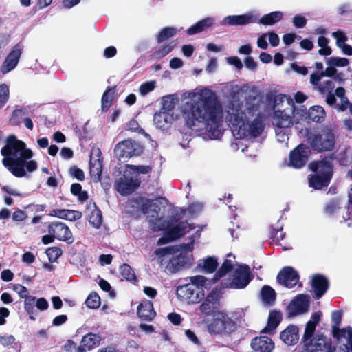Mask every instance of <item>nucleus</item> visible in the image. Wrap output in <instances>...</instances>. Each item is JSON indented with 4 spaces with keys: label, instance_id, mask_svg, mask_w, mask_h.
Segmentation results:
<instances>
[{
    "label": "nucleus",
    "instance_id": "obj_1",
    "mask_svg": "<svg viewBox=\"0 0 352 352\" xmlns=\"http://www.w3.org/2000/svg\"><path fill=\"white\" fill-rule=\"evenodd\" d=\"M182 113L185 124L191 130L198 131L201 124L211 138L217 139L223 135L222 108L212 91L190 93V100L183 105Z\"/></svg>",
    "mask_w": 352,
    "mask_h": 352
},
{
    "label": "nucleus",
    "instance_id": "obj_2",
    "mask_svg": "<svg viewBox=\"0 0 352 352\" xmlns=\"http://www.w3.org/2000/svg\"><path fill=\"white\" fill-rule=\"evenodd\" d=\"M227 118L232 126L233 132H236L237 138L247 137H258L263 132L264 126L262 122L255 118L251 123L246 120L245 113L238 106L230 107L228 110Z\"/></svg>",
    "mask_w": 352,
    "mask_h": 352
},
{
    "label": "nucleus",
    "instance_id": "obj_3",
    "mask_svg": "<svg viewBox=\"0 0 352 352\" xmlns=\"http://www.w3.org/2000/svg\"><path fill=\"white\" fill-rule=\"evenodd\" d=\"M332 157H325L321 160L312 161L309 164V169L315 173L309 176V185L316 190L327 187L333 177Z\"/></svg>",
    "mask_w": 352,
    "mask_h": 352
},
{
    "label": "nucleus",
    "instance_id": "obj_4",
    "mask_svg": "<svg viewBox=\"0 0 352 352\" xmlns=\"http://www.w3.org/2000/svg\"><path fill=\"white\" fill-rule=\"evenodd\" d=\"M236 329V322L223 311H217L208 326V331L210 335H229Z\"/></svg>",
    "mask_w": 352,
    "mask_h": 352
},
{
    "label": "nucleus",
    "instance_id": "obj_5",
    "mask_svg": "<svg viewBox=\"0 0 352 352\" xmlns=\"http://www.w3.org/2000/svg\"><path fill=\"white\" fill-rule=\"evenodd\" d=\"M144 152L142 144L132 140L119 142L114 148V157L118 161L126 162L133 157L141 155Z\"/></svg>",
    "mask_w": 352,
    "mask_h": 352
},
{
    "label": "nucleus",
    "instance_id": "obj_6",
    "mask_svg": "<svg viewBox=\"0 0 352 352\" xmlns=\"http://www.w3.org/2000/svg\"><path fill=\"white\" fill-rule=\"evenodd\" d=\"M195 226L188 223L187 221H182L179 219L174 218L171 221H163L158 226L160 230H166L168 235L173 241L184 236L190 230H194Z\"/></svg>",
    "mask_w": 352,
    "mask_h": 352
},
{
    "label": "nucleus",
    "instance_id": "obj_7",
    "mask_svg": "<svg viewBox=\"0 0 352 352\" xmlns=\"http://www.w3.org/2000/svg\"><path fill=\"white\" fill-rule=\"evenodd\" d=\"M33 156L32 150L24 151L21 155L15 157L3 158L2 160L3 165L16 177H23L25 175V167L27 161Z\"/></svg>",
    "mask_w": 352,
    "mask_h": 352
},
{
    "label": "nucleus",
    "instance_id": "obj_8",
    "mask_svg": "<svg viewBox=\"0 0 352 352\" xmlns=\"http://www.w3.org/2000/svg\"><path fill=\"white\" fill-rule=\"evenodd\" d=\"M309 140L313 150L319 153L331 151L336 142L335 135L330 129L322 130V133L313 135Z\"/></svg>",
    "mask_w": 352,
    "mask_h": 352
},
{
    "label": "nucleus",
    "instance_id": "obj_9",
    "mask_svg": "<svg viewBox=\"0 0 352 352\" xmlns=\"http://www.w3.org/2000/svg\"><path fill=\"white\" fill-rule=\"evenodd\" d=\"M194 239L191 237L190 243H186L189 245L190 250L184 248L183 247L179 248L178 253L173 254V256L170 259L167 267L168 270L172 273H177L187 266L190 265L191 258L188 255L193 250Z\"/></svg>",
    "mask_w": 352,
    "mask_h": 352
},
{
    "label": "nucleus",
    "instance_id": "obj_10",
    "mask_svg": "<svg viewBox=\"0 0 352 352\" xmlns=\"http://www.w3.org/2000/svg\"><path fill=\"white\" fill-rule=\"evenodd\" d=\"M305 352H335L336 346L332 345L330 338L324 336L322 333H318L309 341L302 343Z\"/></svg>",
    "mask_w": 352,
    "mask_h": 352
},
{
    "label": "nucleus",
    "instance_id": "obj_11",
    "mask_svg": "<svg viewBox=\"0 0 352 352\" xmlns=\"http://www.w3.org/2000/svg\"><path fill=\"white\" fill-rule=\"evenodd\" d=\"M250 268L247 265H239L233 272L228 287L232 289H244L253 279Z\"/></svg>",
    "mask_w": 352,
    "mask_h": 352
},
{
    "label": "nucleus",
    "instance_id": "obj_12",
    "mask_svg": "<svg viewBox=\"0 0 352 352\" xmlns=\"http://www.w3.org/2000/svg\"><path fill=\"white\" fill-rule=\"evenodd\" d=\"M310 155L309 146L305 144H300L290 151L288 165L296 169L302 168L306 165Z\"/></svg>",
    "mask_w": 352,
    "mask_h": 352
},
{
    "label": "nucleus",
    "instance_id": "obj_13",
    "mask_svg": "<svg viewBox=\"0 0 352 352\" xmlns=\"http://www.w3.org/2000/svg\"><path fill=\"white\" fill-rule=\"evenodd\" d=\"M26 148L25 143L18 140L14 135H10L6 140V145L1 149V154L7 157H15L21 155L24 151H30Z\"/></svg>",
    "mask_w": 352,
    "mask_h": 352
},
{
    "label": "nucleus",
    "instance_id": "obj_14",
    "mask_svg": "<svg viewBox=\"0 0 352 352\" xmlns=\"http://www.w3.org/2000/svg\"><path fill=\"white\" fill-rule=\"evenodd\" d=\"M309 308V296L300 294L296 296L287 306L288 317H295L308 311Z\"/></svg>",
    "mask_w": 352,
    "mask_h": 352
},
{
    "label": "nucleus",
    "instance_id": "obj_15",
    "mask_svg": "<svg viewBox=\"0 0 352 352\" xmlns=\"http://www.w3.org/2000/svg\"><path fill=\"white\" fill-rule=\"evenodd\" d=\"M22 54V46L16 44L6 57L0 67V72L6 74L17 66Z\"/></svg>",
    "mask_w": 352,
    "mask_h": 352
},
{
    "label": "nucleus",
    "instance_id": "obj_16",
    "mask_svg": "<svg viewBox=\"0 0 352 352\" xmlns=\"http://www.w3.org/2000/svg\"><path fill=\"white\" fill-rule=\"evenodd\" d=\"M299 274L292 267L287 266L278 272L277 282L287 288L294 287L299 281Z\"/></svg>",
    "mask_w": 352,
    "mask_h": 352
},
{
    "label": "nucleus",
    "instance_id": "obj_17",
    "mask_svg": "<svg viewBox=\"0 0 352 352\" xmlns=\"http://www.w3.org/2000/svg\"><path fill=\"white\" fill-rule=\"evenodd\" d=\"M49 233H53L56 239L71 244L74 241L73 235L69 227L62 222H52L48 226Z\"/></svg>",
    "mask_w": 352,
    "mask_h": 352
},
{
    "label": "nucleus",
    "instance_id": "obj_18",
    "mask_svg": "<svg viewBox=\"0 0 352 352\" xmlns=\"http://www.w3.org/2000/svg\"><path fill=\"white\" fill-rule=\"evenodd\" d=\"M140 180L138 178L120 177L116 181L115 187L116 190L122 195L126 196L133 192L140 185Z\"/></svg>",
    "mask_w": 352,
    "mask_h": 352
},
{
    "label": "nucleus",
    "instance_id": "obj_19",
    "mask_svg": "<svg viewBox=\"0 0 352 352\" xmlns=\"http://www.w3.org/2000/svg\"><path fill=\"white\" fill-rule=\"evenodd\" d=\"M102 158H101V153H100L98 159L94 160L92 157L90 158L89 173L94 182H100L104 189H108L111 187V183L102 182Z\"/></svg>",
    "mask_w": 352,
    "mask_h": 352
},
{
    "label": "nucleus",
    "instance_id": "obj_20",
    "mask_svg": "<svg viewBox=\"0 0 352 352\" xmlns=\"http://www.w3.org/2000/svg\"><path fill=\"white\" fill-rule=\"evenodd\" d=\"M250 345L256 352H272L274 348V343L272 338L266 336L254 338Z\"/></svg>",
    "mask_w": 352,
    "mask_h": 352
},
{
    "label": "nucleus",
    "instance_id": "obj_21",
    "mask_svg": "<svg viewBox=\"0 0 352 352\" xmlns=\"http://www.w3.org/2000/svg\"><path fill=\"white\" fill-rule=\"evenodd\" d=\"M311 287L315 293V298H320L329 288L328 279L322 274H315L311 280Z\"/></svg>",
    "mask_w": 352,
    "mask_h": 352
},
{
    "label": "nucleus",
    "instance_id": "obj_22",
    "mask_svg": "<svg viewBox=\"0 0 352 352\" xmlns=\"http://www.w3.org/2000/svg\"><path fill=\"white\" fill-rule=\"evenodd\" d=\"M219 302L216 298L215 294L210 292L200 305L199 310L206 316H214L217 313Z\"/></svg>",
    "mask_w": 352,
    "mask_h": 352
},
{
    "label": "nucleus",
    "instance_id": "obj_23",
    "mask_svg": "<svg viewBox=\"0 0 352 352\" xmlns=\"http://www.w3.org/2000/svg\"><path fill=\"white\" fill-rule=\"evenodd\" d=\"M256 17L252 13L226 16L222 23L228 25H244L256 22Z\"/></svg>",
    "mask_w": 352,
    "mask_h": 352
},
{
    "label": "nucleus",
    "instance_id": "obj_24",
    "mask_svg": "<svg viewBox=\"0 0 352 352\" xmlns=\"http://www.w3.org/2000/svg\"><path fill=\"white\" fill-rule=\"evenodd\" d=\"M177 295L179 298L188 301V302H197L199 300L197 289L194 285L186 284L179 286L177 290Z\"/></svg>",
    "mask_w": 352,
    "mask_h": 352
},
{
    "label": "nucleus",
    "instance_id": "obj_25",
    "mask_svg": "<svg viewBox=\"0 0 352 352\" xmlns=\"http://www.w3.org/2000/svg\"><path fill=\"white\" fill-rule=\"evenodd\" d=\"M299 329L296 325L289 324L280 333L281 340L287 345H294L299 340Z\"/></svg>",
    "mask_w": 352,
    "mask_h": 352
},
{
    "label": "nucleus",
    "instance_id": "obj_26",
    "mask_svg": "<svg viewBox=\"0 0 352 352\" xmlns=\"http://www.w3.org/2000/svg\"><path fill=\"white\" fill-rule=\"evenodd\" d=\"M322 314L320 311L315 312L311 315V320H309L305 329V332L302 338V342H306L313 338L316 327L321 319Z\"/></svg>",
    "mask_w": 352,
    "mask_h": 352
},
{
    "label": "nucleus",
    "instance_id": "obj_27",
    "mask_svg": "<svg viewBox=\"0 0 352 352\" xmlns=\"http://www.w3.org/2000/svg\"><path fill=\"white\" fill-rule=\"evenodd\" d=\"M102 338L99 334L88 333L85 335L80 342V345L77 348V352H86L87 349L90 350L99 344Z\"/></svg>",
    "mask_w": 352,
    "mask_h": 352
},
{
    "label": "nucleus",
    "instance_id": "obj_28",
    "mask_svg": "<svg viewBox=\"0 0 352 352\" xmlns=\"http://www.w3.org/2000/svg\"><path fill=\"white\" fill-rule=\"evenodd\" d=\"M137 314L144 320H152L156 315L153 302L147 300L142 302L138 307Z\"/></svg>",
    "mask_w": 352,
    "mask_h": 352
},
{
    "label": "nucleus",
    "instance_id": "obj_29",
    "mask_svg": "<svg viewBox=\"0 0 352 352\" xmlns=\"http://www.w3.org/2000/svg\"><path fill=\"white\" fill-rule=\"evenodd\" d=\"M282 318L280 311L272 310L268 316L267 326L261 331V333H271L273 332L279 325Z\"/></svg>",
    "mask_w": 352,
    "mask_h": 352
},
{
    "label": "nucleus",
    "instance_id": "obj_30",
    "mask_svg": "<svg viewBox=\"0 0 352 352\" xmlns=\"http://www.w3.org/2000/svg\"><path fill=\"white\" fill-rule=\"evenodd\" d=\"M172 119V116L168 112L160 111L155 113L153 122L157 128L164 131L169 128Z\"/></svg>",
    "mask_w": 352,
    "mask_h": 352
},
{
    "label": "nucleus",
    "instance_id": "obj_31",
    "mask_svg": "<svg viewBox=\"0 0 352 352\" xmlns=\"http://www.w3.org/2000/svg\"><path fill=\"white\" fill-rule=\"evenodd\" d=\"M274 120L278 128H288L293 125V118L285 111L278 110L274 112Z\"/></svg>",
    "mask_w": 352,
    "mask_h": 352
},
{
    "label": "nucleus",
    "instance_id": "obj_32",
    "mask_svg": "<svg viewBox=\"0 0 352 352\" xmlns=\"http://www.w3.org/2000/svg\"><path fill=\"white\" fill-rule=\"evenodd\" d=\"M213 23L214 19L212 17H206L202 20L199 21L197 23L189 28L187 30V33L189 35L200 33L208 29L213 25Z\"/></svg>",
    "mask_w": 352,
    "mask_h": 352
},
{
    "label": "nucleus",
    "instance_id": "obj_33",
    "mask_svg": "<svg viewBox=\"0 0 352 352\" xmlns=\"http://www.w3.org/2000/svg\"><path fill=\"white\" fill-rule=\"evenodd\" d=\"M325 115L324 109L322 107L314 106L309 108L306 118L316 123H321L323 122Z\"/></svg>",
    "mask_w": 352,
    "mask_h": 352
},
{
    "label": "nucleus",
    "instance_id": "obj_34",
    "mask_svg": "<svg viewBox=\"0 0 352 352\" xmlns=\"http://www.w3.org/2000/svg\"><path fill=\"white\" fill-rule=\"evenodd\" d=\"M115 92V87H108L106 91L103 93L101 98V110L103 112H107L112 105Z\"/></svg>",
    "mask_w": 352,
    "mask_h": 352
},
{
    "label": "nucleus",
    "instance_id": "obj_35",
    "mask_svg": "<svg viewBox=\"0 0 352 352\" xmlns=\"http://www.w3.org/2000/svg\"><path fill=\"white\" fill-rule=\"evenodd\" d=\"M283 18V13L282 12L274 11L269 14H264L260 18L258 23L264 25H272L281 21Z\"/></svg>",
    "mask_w": 352,
    "mask_h": 352
},
{
    "label": "nucleus",
    "instance_id": "obj_36",
    "mask_svg": "<svg viewBox=\"0 0 352 352\" xmlns=\"http://www.w3.org/2000/svg\"><path fill=\"white\" fill-rule=\"evenodd\" d=\"M93 204L94 209L91 212L88 217V221L94 228H99L102 223V212L98 208L94 202L90 201L89 206Z\"/></svg>",
    "mask_w": 352,
    "mask_h": 352
},
{
    "label": "nucleus",
    "instance_id": "obj_37",
    "mask_svg": "<svg viewBox=\"0 0 352 352\" xmlns=\"http://www.w3.org/2000/svg\"><path fill=\"white\" fill-rule=\"evenodd\" d=\"M218 267V262L216 258L208 256L204 259L202 263H198V267L206 273L212 274L214 272Z\"/></svg>",
    "mask_w": 352,
    "mask_h": 352
},
{
    "label": "nucleus",
    "instance_id": "obj_38",
    "mask_svg": "<svg viewBox=\"0 0 352 352\" xmlns=\"http://www.w3.org/2000/svg\"><path fill=\"white\" fill-rule=\"evenodd\" d=\"M263 302L267 305H272L276 298V292L269 285H264L261 290Z\"/></svg>",
    "mask_w": 352,
    "mask_h": 352
},
{
    "label": "nucleus",
    "instance_id": "obj_39",
    "mask_svg": "<svg viewBox=\"0 0 352 352\" xmlns=\"http://www.w3.org/2000/svg\"><path fill=\"white\" fill-rule=\"evenodd\" d=\"M181 247L190 250L188 245L186 243H181L164 248H159L155 250V254L160 257L164 256L166 254H176L178 253V250Z\"/></svg>",
    "mask_w": 352,
    "mask_h": 352
},
{
    "label": "nucleus",
    "instance_id": "obj_40",
    "mask_svg": "<svg viewBox=\"0 0 352 352\" xmlns=\"http://www.w3.org/2000/svg\"><path fill=\"white\" fill-rule=\"evenodd\" d=\"M26 114L27 111L25 109L21 108L14 109L9 120L10 125L14 126H19L23 122Z\"/></svg>",
    "mask_w": 352,
    "mask_h": 352
},
{
    "label": "nucleus",
    "instance_id": "obj_41",
    "mask_svg": "<svg viewBox=\"0 0 352 352\" xmlns=\"http://www.w3.org/2000/svg\"><path fill=\"white\" fill-rule=\"evenodd\" d=\"M177 33V28L174 27H165L157 35V42L162 43L176 35Z\"/></svg>",
    "mask_w": 352,
    "mask_h": 352
},
{
    "label": "nucleus",
    "instance_id": "obj_42",
    "mask_svg": "<svg viewBox=\"0 0 352 352\" xmlns=\"http://www.w3.org/2000/svg\"><path fill=\"white\" fill-rule=\"evenodd\" d=\"M233 269V264L231 260L226 259L222 263L220 268L216 272L214 275V280H217L221 278L226 276L228 272H231Z\"/></svg>",
    "mask_w": 352,
    "mask_h": 352
},
{
    "label": "nucleus",
    "instance_id": "obj_43",
    "mask_svg": "<svg viewBox=\"0 0 352 352\" xmlns=\"http://www.w3.org/2000/svg\"><path fill=\"white\" fill-rule=\"evenodd\" d=\"M120 273L121 276L128 281L135 282L137 280L133 270L127 263H123L120 265Z\"/></svg>",
    "mask_w": 352,
    "mask_h": 352
},
{
    "label": "nucleus",
    "instance_id": "obj_44",
    "mask_svg": "<svg viewBox=\"0 0 352 352\" xmlns=\"http://www.w3.org/2000/svg\"><path fill=\"white\" fill-rule=\"evenodd\" d=\"M24 309L27 314L29 315L30 318L32 320H34L33 315L35 313L36 298L33 296L28 295L24 298Z\"/></svg>",
    "mask_w": 352,
    "mask_h": 352
},
{
    "label": "nucleus",
    "instance_id": "obj_45",
    "mask_svg": "<svg viewBox=\"0 0 352 352\" xmlns=\"http://www.w3.org/2000/svg\"><path fill=\"white\" fill-rule=\"evenodd\" d=\"M71 192L74 196H78L80 202L82 203L88 199V193L87 191H82V186L78 183L72 184L71 186Z\"/></svg>",
    "mask_w": 352,
    "mask_h": 352
},
{
    "label": "nucleus",
    "instance_id": "obj_46",
    "mask_svg": "<svg viewBox=\"0 0 352 352\" xmlns=\"http://www.w3.org/2000/svg\"><path fill=\"white\" fill-rule=\"evenodd\" d=\"M126 170H129L133 172V173L137 174H148L151 172L152 167L151 166H145V165H133V164H126L125 165Z\"/></svg>",
    "mask_w": 352,
    "mask_h": 352
},
{
    "label": "nucleus",
    "instance_id": "obj_47",
    "mask_svg": "<svg viewBox=\"0 0 352 352\" xmlns=\"http://www.w3.org/2000/svg\"><path fill=\"white\" fill-rule=\"evenodd\" d=\"M85 304L89 309L98 308L100 305L99 295L95 292H91L85 300Z\"/></svg>",
    "mask_w": 352,
    "mask_h": 352
},
{
    "label": "nucleus",
    "instance_id": "obj_48",
    "mask_svg": "<svg viewBox=\"0 0 352 352\" xmlns=\"http://www.w3.org/2000/svg\"><path fill=\"white\" fill-rule=\"evenodd\" d=\"M173 47L174 46L170 44L162 46L152 54V59H161L164 58L173 50Z\"/></svg>",
    "mask_w": 352,
    "mask_h": 352
},
{
    "label": "nucleus",
    "instance_id": "obj_49",
    "mask_svg": "<svg viewBox=\"0 0 352 352\" xmlns=\"http://www.w3.org/2000/svg\"><path fill=\"white\" fill-rule=\"evenodd\" d=\"M10 97L9 87L6 84L0 85V109L8 101Z\"/></svg>",
    "mask_w": 352,
    "mask_h": 352
},
{
    "label": "nucleus",
    "instance_id": "obj_50",
    "mask_svg": "<svg viewBox=\"0 0 352 352\" xmlns=\"http://www.w3.org/2000/svg\"><path fill=\"white\" fill-rule=\"evenodd\" d=\"M128 129L129 131L133 132H136L139 134L144 135L146 138H150L149 134L145 132V131L140 127L138 122L135 119H132L129 122Z\"/></svg>",
    "mask_w": 352,
    "mask_h": 352
},
{
    "label": "nucleus",
    "instance_id": "obj_51",
    "mask_svg": "<svg viewBox=\"0 0 352 352\" xmlns=\"http://www.w3.org/2000/svg\"><path fill=\"white\" fill-rule=\"evenodd\" d=\"M45 253L51 261L58 258L62 255L63 251L58 247H50L46 250Z\"/></svg>",
    "mask_w": 352,
    "mask_h": 352
},
{
    "label": "nucleus",
    "instance_id": "obj_52",
    "mask_svg": "<svg viewBox=\"0 0 352 352\" xmlns=\"http://www.w3.org/2000/svg\"><path fill=\"white\" fill-rule=\"evenodd\" d=\"M327 63L330 66L346 67L349 65V61L346 58L331 57Z\"/></svg>",
    "mask_w": 352,
    "mask_h": 352
},
{
    "label": "nucleus",
    "instance_id": "obj_53",
    "mask_svg": "<svg viewBox=\"0 0 352 352\" xmlns=\"http://www.w3.org/2000/svg\"><path fill=\"white\" fill-rule=\"evenodd\" d=\"M135 202L144 214H146L148 212V210L151 206V204L148 199H145L144 197H138Z\"/></svg>",
    "mask_w": 352,
    "mask_h": 352
},
{
    "label": "nucleus",
    "instance_id": "obj_54",
    "mask_svg": "<svg viewBox=\"0 0 352 352\" xmlns=\"http://www.w3.org/2000/svg\"><path fill=\"white\" fill-rule=\"evenodd\" d=\"M191 283L190 285H194V287L196 289H199V287H202L206 283L207 278L201 275H197L194 276H191L190 278Z\"/></svg>",
    "mask_w": 352,
    "mask_h": 352
},
{
    "label": "nucleus",
    "instance_id": "obj_55",
    "mask_svg": "<svg viewBox=\"0 0 352 352\" xmlns=\"http://www.w3.org/2000/svg\"><path fill=\"white\" fill-rule=\"evenodd\" d=\"M340 208V202L338 199L330 201L325 206V211L329 214H333Z\"/></svg>",
    "mask_w": 352,
    "mask_h": 352
},
{
    "label": "nucleus",
    "instance_id": "obj_56",
    "mask_svg": "<svg viewBox=\"0 0 352 352\" xmlns=\"http://www.w3.org/2000/svg\"><path fill=\"white\" fill-rule=\"evenodd\" d=\"M307 22V20L305 16L300 14H296L292 18L293 25L296 28H303L306 25Z\"/></svg>",
    "mask_w": 352,
    "mask_h": 352
},
{
    "label": "nucleus",
    "instance_id": "obj_57",
    "mask_svg": "<svg viewBox=\"0 0 352 352\" xmlns=\"http://www.w3.org/2000/svg\"><path fill=\"white\" fill-rule=\"evenodd\" d=\"M332 36L336 39V45L339 48L346 45L345 42L347 40V37L344 32L341 31L335 32L332 34Z\"/></svg>",
    "mask_w": 352,
    "mask_h": 352
},
{
    "label": "nucleus",
    "instance_id": "obj_58",
    "mask_svg": "<svg viewBox=\"0 0 352 352\" xmlns=\"http://www.w3.org/2000/svg\"><path fill=\"white\" fill-rule=\"evenodd\" d=\"M332 335L335 339L340 340L342 338L347 336V330L345 329H340L339 326H332Z\"/></svg>",
    "mask_w": 352,
    "mask_h": 352
},
{
    "label": "nucleus",
    "instance_id": "obj_59",
    "mask_svg": "<svg viewBox=\"0 0 352 352\" xmlns=\"http://www.w3.org/2000/svg\"><path fill=\"white\" fill-rule=\"evenodd\" d=\"M12 289L15 291L21 298H24L28 296L29 292L27 287L21 284H14Z\"/></svg>",
    "mask_w": 352,
    "mask_h": 352
},
{
    "label": "nucleus",
    "instance_id": "obj_60",
    "mask_svg": "<svg viewBox=\"0 0 352 352\" xmlns=\"http://www.w3.org/2000/svg\"><path fill=\"white\" fill-rule=\"evenodd\" d=\"M343 312L342 310H335L331 313L332 326H340L342 321Z\"/></svg>",
    "mask_w": 352,
    "mask_h": 352
},
{
    "label": "nucleus",
    "instance_id": "obj_61",
    "mask_svg": "<svg viewBox=\"0 0 352 352\" xmlns=\"http://www.w3.org/2000/svg\"><path fill=\"white\" fill-rule=\"evenodd\" d=\"M69 173L73 177H76L80 182L85 179V174L83 170L78 167L72 166L69 169Z\"/></svg>",
    "mask_w": 352,
    "mask_h": 352
},
{
    "label": "nucleus",
    "instance_id": "obj_62",
    "mask_svg": "<svg viewBox=\"0 0 352 352\" xmlns=\"http://www.w3.org/2000/svg\"><path fill=\"white\" fill-rule=\"evenodd\" d=\"M155 82H146L140 85V91L142 95L147 94L155 89Z\"/></svg>",
    "mask_w": 352,
    "mask_h": 352
},
{
    "label": "nucleus",
    "instance_id": "obj_63",
    "mask_svg": "<svg viewBox=\"0 0 352 352\" xmlns=\"http://www.w3.org/2000/svg\"><path fill=\"white\" fill-rule=\"evenodd\" d=\"M82 217V213L79 211L67 210L66 212V220L76 221Z\"/></svg>",
    "mask_w": 352,
    "mask_h": 352
},
{
    "label": "nucleus",
    "instance_id": "obj_64",
    "mask_svg": "<svg viewBox=\"0 0 352 352\" xmlns=\"http://www.w3.org/2000/svg\"><path fill=\"white\" fill-rule=\"evenodd\" d=\"M295 38L300 39L301 36L296 35L294 33H287V34H284L283 36V43L286 45L292 44L294 42Z\"/></svg>",
    "mask_w": 352,
    "mask_h": 352
}]
</instances>
